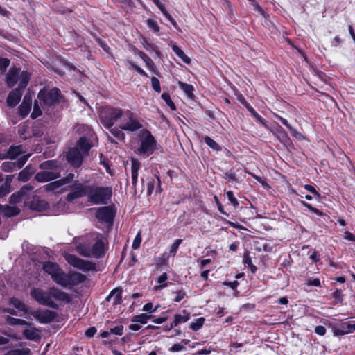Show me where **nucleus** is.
<instances>
[{"mask_svg": "<svg viewBox=\"0 0 355 355\" xmlns=\"http://www.w3.org/2000/svg\"><path fill=\"white\" fill-rule=\"evenodd\" d=\"M175 293L176 297L173 300L175 302H180L186 295V293L182 290L178 291Z\"/></svg>", "mask_w": 355, "mask_h": 355, "instance_id": "62", "label": "nucleus"}, {"mask_svg": "<svg viewBox=\"0 0 355 355\" xmlns=\"http://www.w3.org/2000/svg\"><path fill=\"white\" fill-rule=\"evenodd\" d=\"M161 12L163 13V15L166 17V18L171 21V23L173 24V26L177 28L178 24L176 21L174 20V19L171 17V15L167 12V10L165 8V6H163L159 9Z\"/></svg>", "mask_w": 355, "mask_h": 355, "instance_id": "46", "label": "nucleus"}, {"mask_svg": "<svg viewBox=\"0 0 355 355\" xmlns=\"http://www.w3.org/2000/svg\"><path fill=\"white\" fill-rule=\"evenodd\" d=\"M112 195L111 187L90 185L87 194L88 202L93 205H106L110 200Z\"/></svg>", "mask_w": 355, "mask_h": 355, "instance_id": "4", "label": "nucleus"}, {"mask_svg": "<svg viewBox=\"0 0 355 355\" xmlns=\"http://www.w3.org/2000/svg\"><path fill=\"white\" fill-rule=\"evenodd\" d=\"M245 107L250 115L256 120L257 122L262 124L265 128H268L266 121L262 118L252 106L245 103Z\"/></svg>", "mask_w": 355, "mask_h": 355, "instance_id": "26", "label": "nucleus"}, {"mask_svg": "<svg viewBox=\"0 0 355 355\" xmlns=\"http://www.w3.org/2000/svg\"><path fill=\"white\" fill-rule=\"evenodd\" d=\"M89 187L90 185H86L78 180H75L72 184L69 186L71 191L67 194L66 200L68 202H72L75 199L87 196Z\"/></svg>", "mask_w": 355, "mask_h": 355, "instance_id": "7", "label": "nucleus"}, {"mask_svg": "<svg viewBox=\"0 0 355 355\" xmlns=\"http://www.w3.org/2000/svg\"><path fill=\"white\" fill-rule=\"evenodd\" d=\"M151 85L153 89L157 92H161L159 80L156 77L151 78Z\"/></svg>", "mask_w": 355, "mask_h": 355, "instance_id": "52", "label": "nucleus"}, {"mask_svg": "<svg viewBox=\"0 0 355 355\" xmlns=\"http://www.w3.org/2000/svg\"><path fill=\"white\" fill-rule=\"evenodd\" d=\"M141 162L136 159H131V180L132 184L135 186L137 181L138 171L141 168Z\"/></svg>", "mask_w": 355, "mask_h": 355, "instance_id": "22", "label": "nucleus"}, {"mask_svg": "<svg viewBox=\"0 0 355 355\" xmlns=\"http://www.w3.org/2000/svg\"><path fill=\"white\" fill-rule=\"evenodd\" d=\"M153 318V317L151 315H148L146 313H141L140 315L134 316L132 318L131 322L145 324L148 322V321L149 320L152 319Z\"/></svg>", "mask_w": 355, "mask_h": 355, "instance_id": "28", "label": "nucleus"}, {"mask_svg": "<svg viewBox=\"0 0 355 355\" xmlns=\"http://www.w3.org/2000/svg\"><path fill=\"white\" fill-rule=\"evenodd\" d=\"M42 114V110L38 105L37 101H35L33 110L31 114L32 119H36L41 116Z\"/></svg>", "mask_w": 355, "mask_h": 355, "instance_id": "41", "label": "nucleus"}, {"mask_svg": "<svg viewBox=\"0 0 355 355\" xmlns=\"http://www.w3.org/2000/svg\"><path fill=\"white\" fill-rule=\"evenodd\" d=\"M33 189V187L30 184H27L26 185H24L19 191V193H21L23 196H26L30 191H31Z\"/></svg>", "mask_w": 355, "mask_h": 355, "instance_id": "54", "label": "nucleus"}, {"mask_svg": "<svg viewBox=\"0 0 355 355\" xmlns=\"http://www.w3.org/2000/svg\"><path fill=\"white\" fill-rule=\"evenodd\" d=\"M43 270L51 276L52 279L61 270L59 265L56 263L51 261H46L43 264Z\"/></svg>", "mask_w": 355, "mask_h": 355, "instance_id": "20", "label": "nucleus"}, {"mask_svg": "<svg viewBox=\"0 0 355 355\" xmlns=\"http://www.w3.org/2000/svg\"><path fill=\"white\" fill-rule=\"evenodd\" d=\"M1 168L4 170V171H11L12 168H15V162H3L1 165Z\"/></svg>", "mask_w": 355, "mask_h": 355, "instance_id": "59", "label": "nucleus"}, {"mask_svg": "<svg viewBox=\"0 0 355 355\" xmlns=\"http://www.w3.org/2000/svg\"><path fill=\"white\" fill-rule=\"evenodd\" d=\"M23 197L24 196L21 195V193H19V191H17V192L13 193L10 197V204H17L22 201Z\"/></svg>", "mask_w": 355, "mask_h": 355, "instance_id": "44", "label": "nucleus"}, {"mask_svg": "<svg viewBox=\"0 0 355 355\" xmlns=\"http://www.w3.org/2000/svg\"><path fill=\"white\" fill-rule=\"evenodd\" d=\"M24 337L31 340H37L39 339V335L35 329H25L23 332Z\"/></svg>", "mask_w": 355, "mask_h": 355, "instance_id": "34", "label": "nucleus"}, {"mask_svg": "<svg viewBox=\"0 0 355 355\" xmlns=\"http://www.w3.org/2000/svg\"><path fill=\"white\" fill-rule=\"evenodd\" d=\"M30 354L31 350L28 348L12 352V355H30Z\"/></svg>", "mask_w": 355, "mask_h": 355, "instance_id": "64", "label": "nucleus"}, {"mask_svg": "<svg viewBox=\"0 0 355 355\" xmlns=\"http://www.w3.org/2000/svg\"><path fill=\"white\" fill-rule=\"evenodd\" d=\"M156 140L153 135L149 132H147L146 135L141 141V145L137 149L140 155L149 156L151 155L156 148Z\"/></svg>", "mask_w": 355, "mask_h": 355, "instance_id": "8", "label": "nucleus"}, {"mask_svg": "<svg viewBox=\"0 0 355 355\" xmlns=\"http://www.w3.org/2000/svg\"><path fill=\"white\" fill-rule=\"evenodd\" d=\"M189 343V340L184 339L182 340L181 343L174 344L170 349L169 351L171 352H180L184 349V345H188Z\"/></svg>", "mask_w": 355, "mask_h": 355, "instance_id": "38", "label": "nucleus"}, {"mask_svg": "<svg viewBox=\"0 0 355 355\" xmlns=\"http://www.w3.org/2000/svg\"><path fill=\"white\" fill-rule=\"evenodd\" d=\"M173 52L185 63L189 64L191 62V59L185 55V53L176 45H173L172 47Z\"/></svg>", "mask_w": 355, "mask_h": 355, "instance_id": "32", "label": "nucleus"}, {"mask_svg": "<svg viewBox=\"0 0 355 355\" xmlns=\"http://www.w3.org/2000/svg\"><path fill=\"white\" fill-rule=\"evenodd\" d=\"M74 178L75 175L73 173H70L66 177L60 179L59 181L61 185L63 186L71 182L73 183L75 181L73 180Z\"/></svg>", "mask_w": 355, "mask_h": 355, "instance_id": "45", "label": "nucleus"}, {"mask_svg": "<svg viewBox=\"0 0 355 355\" xmlns=\"http://www.w3.org/2000/svg\"><path fill=\"white\" fill-rule=\"evenodd\" d=\"M10 65V60L8 58H0V71H4Z\"/></svg>", "mask_w": 355, "mask_h": 355, "instance_id": "55", "label": "nucleus"}, {"mask_svg": "<svg viewBox=\"0 0 355 355\" xmlns=\"http://www.w3.org/2000/svg\"><path fill=\"white\" fill-rule=\"evenodd\" d=\"M184 313H186L184 315H182L180 314H176L174 316V319L176 320L178 324L184 323L188 321L190 318L189 313H186L185 311H184Z\"/></svg>", "mask_w": 355, "mask_h": 355, "instance_id": "43", "label": "nucleus"}, {"mask_svg": "<svg viewBox=\"0 0 355 355\" xmlns=\"http://www.w3.org/2000/svg\"><path fill=\"white\" fill-rule=\"evenodd\" d=\"M304 188L311 193L315 198H320V194L316 191V189L311 185L306 184L304 185Z\"/></svg>", "mask_w": 355, "mask_h": 355, "instance_id": "57", "label": "nucleus"}, {"mask_svg": "<svg viewBox=\"0 0 355 355\" xmlns=\"http://www.w3.org/2000/svg\"><path fill=\"white\" fill-rule=\"evenodd\" d=\"M69 287L77 286L86 279V277L78 272H69Z\"/></svg>", "mask_w": 355, "mask_h": 355, "instance_id": "21", "label": "nucleus"}, {"mask_svg": "<svg viewBox=\"0 0 355 355\" xmlns=\"http://www.w3.org/2000/svg\"><path fill=\"white\" fill-rule=\"evenodd\" d=\"M161 12L163 13V15L166 17V18L171 21V23L173 24V26L177 28L178 24L176 21L174 20V19L171 17V15L167 12V10L165 8V6H163L159 9Z\"/></svg>", "mask_w": 355, "mask_h": 355, "instance_id": "47", "label": "nucleus"}, {"mask_svg": "<svg viewBox=\"0 0 355 355\" xmlns=\"http://www.w3.org/2000/svg\"><path fill=\"white\" fill-rule=\"evenodd\" d=\"M84 155L77 147H73L67 152L66 159L71 166L78 168L83 164Z\"/></svg>", "mask_w": 355, "mask_h": 355, "instance_id": "10", "label": "nucleus"}, {"mask_svg": "<svg viewBox=\"0 0 355 355\" xmlns=\"http://www.w3.org/2000/svg\"><path fill=\"white\" fill-rule=\"evenodd\" d=\"M60 187H62V185H61L59 180L52 182L51 183H49L44 186L45 189L49 191H53L58 189V188H60Z\"/></svg>", "mask_w": 355, "mask_h": 355, "instance_id": "42", "label": "nucleus"}, {"mask_svg": "<svg viewBox=\"0 0 355 355\" xmlns=\"http://www.w3.org/2000/svg\"><path fill=\"white\" fill-rule=\"evenodd\" d=\"M31 107L29 105H28L27 103H21V104L20 105V106L19 107V112L20 116L22 118L26 117L28 114L29 112L31 111Z\"/></svg>", "mask_w": 355, "mask_h": 355, "instance_id": "40", "label": "nucleus"}, {"mask_svg": "<svg viewBox=\"0 0 355 355\" xmlns=\"http://www.w3.org/2000/svg\"><path fill=\"white\" fill-rule=\"evenodd\" d=\"M113 298V304L115 305L120 304L122 302V290L120 288L113 289L109 295L106 297L107 301H110Z\"/></svg>", "mask_w": 355, "mask_h": 355, "instance_id": "23", "label": "nucleus"}, {"mask_svg": "<svg viewBox=\"0 0 355 355\" xmlns=\"http://www.w3.org/2000/svg\"><path fill=\"white\" fill-rule=\"evenodd\" d=\"M144 48L147 51H154L158 56L160 55V52L159 50H157V48L155 45L150 43H146V44L144 46Z\"/></svg>", "mask_w": 355, "mask_h": 355, "instance_id": "61", "label": "nucleus"}, {"mask_svg": "<svg viewBox=\"0 0 355 355\" xmlns=\"http://www.w3.org/2000/svg\"><path fill=\"white\" fill-rule=\"evenodd\" d=\"M227 196L228 198V200L230 201V202L232 203V205L234 207H238L239 205V202L237 200V199L234 197V193L232 191H229L227 192Z\"/></svg>", "mask_w": 355, "mask_h": 355, "instance_id": "53", "label": "nucleus"}, {"mask_svg": "<svg viewBox=\"0 0 355 355\" xmlns=\"http://www.w3.org/2000/svg\"><path fill=\"white\" fill-rule=\"evenodd\" d=\"M100 164L103 165L105 168L106 171L110 173L108 161L102 154L100 155Z\"/></svg>", "mask_w": 355, "mask_h": 355, "instance_id": "60", "label": "nucleus"}, {"mask_svg": "<svg viewBox=\"0 0 355 355\" xmlns=\"http://www.w3.org/2000/svg\"><path fill=\"white\" fill-rule=\"evenodd\" d=\"M6 322L8 324L11 325V326H17V325L24 326V325L28 324V322L24 320L15 318L11 316H9V315H8L6 318Z\"/></svg>", "mask_w": 355, "mask_h": 355, "instance_id": "30", "label": "nucleus"}, {"mask_svg": "<svg viewBox=\"0 0 355 355\" xmlns=\"http://www.w3.org/2000/svg\"><path fill=\"white\" fill-rule=\"evenodd\" d=\"M28 159V157L26 156H23L21 158H19L18 160H17L15 163V167H17L19 168H21L26 162Z\"/></svg>", "mask_w": 355, "mask_h": 355, "instance_id": "63", "label": "nucleus"}, {"mask_svg": "<svg viewBox=\"0 0 355 355\" xmlns=\"http://www.w3.org/2000/svg\"><path fill=\"white\" fill-rule=\"evenodd\" d=\"M110 334L121 336L123 331V327L122 325H118L113 328L110 329Z\"/></svg>", "mask_w": 355, "mask_h": 355, "instance_id": "56", "label": "nucleus"}, {"mask_svg": "<svg viewBox=\"0 0 355 355\" xmlns=\"http://www.w3.org/2000/svg\"><path fill=\"white\" fill-rule=\"evenodd\" d=\"M24 153V147L22 145L11 146L6 153L0 154V159H14L17 156L21 155Z\"/></svg>", "mask_w": 355, "mask_h": 355, "instance_id": "12", "label": "nucleus"}, {"mask_svg": "<svg viewBox=\"0 0 355 355\" xmlns=\"http://www.w3.org/2000/svg\"><path fill=\"white\" fill-rule=\"evenodd\" d=\"M31 295L39 304L55 309L58 308V305L53 298L66 303L71 301L70 295L68 293L55 287H51L46 291L42 288H33Z\"/></svg>", "mask_w": 355, "mask_h": 355, "instance_id": "2", "label": "nucleus"}, {"mask_svg": "<svg viewBox=\"0 0 355 355\" xmlns=\"http://www.w3.org/2000/svg\"><path fill=\"white\" fill-rule=\"evenodd\" d=\"M10 304L18 310L22 311H26V305L19 299L15 297L11 298L10 300Z\"/></svg>", "mask_w": 355, "mask_h": 355, "instance_id": "37", "label": "nucleus"}, {"mask_svg": "<svg viewBox=\"0 0 355 355\" xmlns=\"http://www.w3.org/2000/svg\"><path fill=\"white\" fill-rule=\"evenodd\" d=\"M147 26L149 28L152 29L154 32H159V27L156 21L149 19L146 21Z\"/></svg>", "mask_w": 355, "mask_h": 355, "instance_id": "49", "label": "nucleus"}, {"mask_svg": "<svg viewBox=\"0 0 355 355\" xmlns=\"http://www.w3.org/2000/svg\"><path fill=\"white\" fill-rule=\"evenodd\" d=\"M31 207L37 211H43L49 207L47 202L44 200L34 199L31 204Z\"/></svg>", "mask_w": 355, "mask_h": 355, "instance_id": "24", "label": "nucleus"}, {"mask_svg": "<svg viewBox=\"0 0 355 355\" xmlns=\"http://www.w3.org/2000/svg\"><path fill=\"white\" fill-rule=\"evenodd\" d=\"M65 260L73 267L84 272L96 270V264L88 260H83L74 254H67L64 256Z\"/></svg>", "mask_w": 355, "mask_h": 355, "instance_id": "6", "label": "nucleus"}, {"mask_svg": "<svg viewBox=\"0 0 355 355\" xmlns=\"http://www.w3.org/2000/svg\"><path fill=\"white\" fill-rule=\"evenodd\" d=\"M109 130L110 132L117 139L120 141H123L125 139V134L123 132V129L120 128V126L119 128L114 126H112V128H106Z\"/></svg>", "mask_w": 355, "mask_h": 355, "instance_id": "27", "label": "nucleus"}, {"mask_svg": "<svg viewBox=\"0 0 355 355\" xmlns=\"http://www.w3.org/2000/svg\"><path fill=\"white\" fill-rule=\"evenodd\" d=\"M61 97L60 90L55 87L51 89L43 88L37 95L40 103H42L45 106H51L58 103Z\"/></svg>", "mask_w": 355, "mask_h": 355, "instance_id": "5", "label": "nucleus"}, {"mask_svg": "<svg viewBox=\"0 0 355 355\" xmlns=\"http://www.w3.org/2000/svg\"><path fill=\"white\" fill-rule=\"evenodd\" d=\"M204 141L205 144L213 150L216 151H220L221 150L220 146L209 136H205L204 137Z\"/></svg>", "mask_w": 355, "mask_h": 355, "instance_id": "36", "label": "nucleus"}, {"mask_svg": "<svg viewBox=\"0 0 355 355\" xmlns=\"http://www.w3.org/2000/svg\"><path fill=\"white\" fill-rule=\"evenodd\" d=\"M139 55L148 67H153L154 65L153 60L144 52L139 51Z\"/></svg>", "mask_w": 355, "mask_h": 355, "instance_id": "48", "label": "nucleus"}, {"mask_svg": "<svg viewBox=\"0 0 355 355\" xmlns=\"http://www.w3.org/2000/svg\"><path fill=\"white\" fill-rule=\"evenodd\" d=\"M22 93L20 92V89H15L12 90L6 100L7 105L10 107L16 106L20 101Z\"/></svg>", "mask_w": 355, "mask_h": 355, "instance_id": "17", "label": "nucleus"}, {"mask_svg": "<svg viewBox=\"0 0 355 355\" xmlns=\"http://www.w3.org/2000/svg\"><path fill=\"white\" fill-rule=\"evenodd\" d=\"M355 331V322L342 323L340 326L335 327L334 334L335 336L345 335Z\"/></svg>", "mask_w": 355, "mask_h": 355, "instance_id": "13", "label": "nucleus"}, {"mask_svg": "<svg viewBox=\"0 0 355 355\" xmlns=\"http://www.w3.org/2000/svg\"><path fill=\"white\" fill-rule=\"evenodd\" d=\"M95 216L98 222L112 225L115 216V211L111 206H105L96 209Z\"/></svg>", "mask_w": 355, "mask_h": 355, "instance_id": "9", "label": "nucleus"}, {"mask_svg": "<svg viewBox=\"0 0 355 355\" xmlns=\"http://www.w3.org/2000/svg\"><path fill=\"white\" fill-rule=\"evenodd\" d=\"M20 209L16 207H11L9 205H1L0 208V214L3 213L6 217H12L19 214Z\"/></svg>", "mask_w": 355, "mask_h": 355, "instance_id": "25", "label": "nucleus"}, {"mask_svg": "<svg viewBox=\"0 0 355 355\" xmlns=\"http://www.w3.org/2000/svg\"><path fill=\"white\" fill-rule=\"evenodd\" d=\"M96 137H80L76 143V146L84 155H87L89 150L93 146L94 141Z\"/></svg>", "mask_w": 355, "mask_h": 355, "instance_id": "11", "label": "nucleus"}, {"mask_svg": "<svg viewBox=\"0 0 355 355\" xmlns=\"http://www.w3.org/2000/svg\"><path fill=\"white\" fill-rule=\"evenodd\" d=\"M147 182V196H150L154 190L155 180L154 178H148Z\"/></svg>", "mask_w": 355, "mask_h": 355, "instance_id": "51", "label": "nucleus"}, {"mask_svg": "<svg viewBox=\"0 0 355 355\" xmlns=\"http://www.w3.org/2000/svg\"><path fill=\"white\" fill-rule=\"evenodd\" d=\"M162 100L167 104V105L172 110L176 109L174 103L172 101L170 94L167 92H164L161 96Z\"/></svg>", "mask_w": 355, "mask_h": 355, "instance_id": "39", "label": "nucleus"}, {"mask_svg": "<svg viewBox=\"0 0 355 355\" xmlns=\"http://www.w3.org/2000/svg\"><path fill=\"white\" fill-rule=\"evenodd\" d=\"M30 168H31V167L28 166L19 173V180L22 182H26L30 179L33 173L31 171H29Z\"/></svg>", "mask_w": 355, "mask_h": 355, "instance_id": "33", "label": "nucleus"}, {"mask_svg": "<svg viewBox=\"0 0 355 355\" xmlns=\"http://www.w3.org/2000/svg\"><path fill=\"white\" fill-rule=\"evenodd\" d=\"M55 316L56 313L54 311L47 309L42 311H37L34 314V317L43 323L51 322L55 319Z\"/></svg>", "mask_w": 355, "mask_h": 355, "instance_id": "14", "label": "nucleus"}, {"mask_svg": "<svg viewBox=\"0 0 355 355\" xmlns=\"http://www.w3.org/2000/svg\"><path fill=\"white\" fill-rule=\"evenodd\" d=\"M73 131L80 137H96L93 130L88 125L84 124H77L73 128Z\"/></svg>", "mask_w": 355, "mask_h": 355, "instance_id": "16", "label": "nucleus"}, {"mask_svg": "<svg viewBox=\"0 0 355 355\" xmlns=\"http://www.w3.org/2000/svg\"><path fill=\"white\" fill-rule=\"evenodd\" d=\"M69 272L65 273L62 269L59 271V272L55 275V277L53 279V281L55 282L57 284L64 287L68 288L69 287Z\"/></svg>", "mask_w": 355, "mask_h": 355, "instance_id": "18", "label": "nucleus"}, {"mask_svg": "<svg viewBox=\"0 0 355 355\" xmlns=\"http://www.w3.org/2000/svg\"><path fill=\"white\" fill-rule=\"evenodd\" d=\"M178 85H179L180 88L182 91H184V92L188 96V97L192 98L193 96V87L191 85L179 81Z\"/></svg>", "mask_w": 355, "mask_h": 355, "instance_id": "31", "label": "nucleus"}, {"mask_svg": "<svg viewBox=\"0 0 355 355\" xmlns=\"http://www.w3.org/2000/svg\"><path fill=\"white\" fill-rule=\"evenodd\" d=\"M40 168L43 171L35 175V178L37 182H49L60 176L62 167L60 163L57 160L45 161L40 164Z\"/></svg>", "mask_w": 355, "mask_h": 355, "instance_id": "3", "label": "nucleus"}, {"mask_svg": "<svg viewBox=\"0 0 355 355\" xmlns=\"http://www.w3.org/2000/svg\"><path fill=\"white\" fill-rule=\"evenodd\" d=\"M99 117L105 128H112L121 120L120 128L125 131L135 132L141 128L142 125L135 118L130 110H123L113 107H105L101 110Z\"/></svg>", "mask_w": 355, "mask_h": 355, "instance_id": "1", "label": "nucleus"}, {"mask_svg": "<svg viewBox=\"0 0 355 355\" xmlns=\"http://www.w3.org/2000/svg\"><path fill=\"white\" fill-rule=\"evenodd\" d=\"M20 70L17 68H11L6 74V83L8 87H13L19 79Z\"/></svg>", "mask_w": 355, "mask_h": 355, "instance_id": "19", "label": "nucleus"}, {"mask_svg": "<svg viewBox=\"0 0 355 355\" xmlns=\"http://www.w3.org/2000/svg\"><path fill=\"white\" fill-rule=\"evenodd\" d=\"M76 251L83 257H92V249L89 245H80L77 246Z\"/></svg>", "mask_w": 355, "mask_h": 355, "instance_id": "29", "label": "nucleus"}, {"mask_svg": "<svg viewBox=\"0 0 355 355\" xmlns=\"http://www.w3.org/2000/svg\"><path fill=\"white\" fill-rule=\"evenodd\" d=\"M205 321V319L203 317L198 318L196 320H194L191 324L189 327L193 331H198L199 330L203 325L204 322Z\"/></svg>", "mask_w": 355, "mask_h": 355, "instance_id": "35", "label": "nucleus"}, {"mask_svg": "<svg viewBox=\"0 0 355 355\" xmlns=\"http://www.w3.org/2000/svg\"><path fill=\"white\" fill-rule=\"evenodd\" d=\"M182 239H176L174 243L172 244L171 247V250H170V252L171 254H175L179 248V245L181 244L182 243Z\"/></svg>", "mask_w": 355, "mask_h": 355, "instance_id": "58", "label": "nucleus"}, {"mask_svg": "<svg viewBox=\"0 0 355 355\" xmlns=\"http://www.w3.org/2000/svg\"><path fill=\"white\" fill-rule=\"evenodd\" d=\"M92 257L101 258L105 255V243L102 239H98L92 245Z\"/></svg>", "mask_w": 355, "mask_h": 355, "instance_id": "15", "label": "nucleus"}, {"mask_svg": "<svg viewBox=\"0 0 355 355\" xmlns=\"http://www.w3.org/2000/svg\"><path fill=\"white\" fill-rule=\"evenodd\" d=\"M10 192V187L8 183H4L0 187V198L5 197Z\"/></svg>", "mask_w": 355, "mask_h": 355, "instance_id": "50", "label": "nucleus"}]
</instances>
